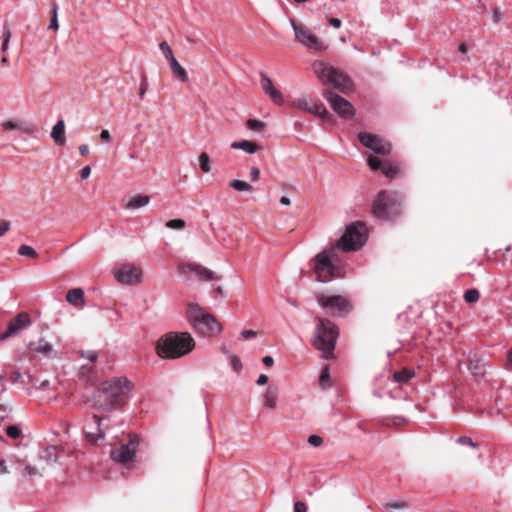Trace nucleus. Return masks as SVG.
Returning a JSON list of instances; mask_svg holds the SVG:
<instances>
[{"mask_svg":"<svg viewBox=\"0 0 512 512\" xmlns=\"http://www.w3.org/2000/svg\"><path fill=\"white\" fill-rule=\"evenodd\" d=\"M132 389L133 384L127 377H113L106 380L94 392V406L105 411L118 409L127 402Z\"/></svg>","mask_w":512,"mask_h":512,"instance_id":"nucleus-1","label":"nucleus"},{"mask_svg":"<svg viewBox=\"0 0 512 512\" xmlns=\"http://www.w3.org/2000/svg\"><path fill=\"white\" fill-rule=\"evenodd\" d=\"M195 348V341L188 332H168L156 343V352L163 359H178Z\"/></svg>","mask_w":512,"mask_h":512,"instance_id":"nucleus-2","label":"nucleus"},{"mask_svg":"<svg viewBox=\"0 0 512 512\" xmlns=\"http://www.w3.org/2000/svg\"><path fill=\"white\" fill-rule=\"evenodd\" d=\"M316 337L313 339L312 344L317 349L323 352V357L326 359L334 358V349L338 338V328L330 320L323 318H316Z\"/></svg>","mask_w":512,"mask_h":512,"instance_id":"nucleus-3","label":"nucleus"},{"mask_svg":"<svg viewBox=\"0 0 512 512\" xmlns=\"http://www.w3.org/2000/svg\"><path fill=\"white\" fill-rule=\"evenodd\" d=\"M187 318L192 327L204 336L217 335L222 331V326L215 316L205 312L197 303L188 305Z\"/></svg>","mask_w":512,"mask_h":512,"instance_id":"nucleus-4","label":"nucleus"},{"mask_svg":"<svg viewBox=\"0 0 512 512\" xmlns=\"http://www.w3.org/2000/svg\"><path fill=\"white\" fill-rule=\"evenodd\" d=\"M313 69L323 84H330L342 93H348L354 89L353 81L346 73L323 61L315 62Z\"/></svg>","mask_w":512,"mask_h":512,"instance_id":"nucleus-5","label":"nucleus"},{"mask_svg":"<svg viewBox=\"0 0 512 512\" xmlns=\"http://www.w3.org/2000/svg\"><path fill=\"white\" fill-rule=\"evenodd\" d=\"M366 228L361 222L351 223L346 227L343 236L335 243V248L343 251H356L366 242Z\"/></svg>","mask_w":512,"mask_h":512,"instance_id":"nucleus-6","label":"nucleus"},{"mask_svg":"<svg viewBox=\"0 0 512 512\" xmlns=\"http://www.w3.org/2000/svg\"><path fill=\"white\" fill-rule=\"evenodd\" d=\"M334 249L325 250L318 253L314 258V272L317 280L320 282H328L338 275V268L334 264Z\"/></svg>","mask_w":512,"mask_h":512,"instance_id":"nucleus-7","label":"nucleus"},{"mask_svg":"<svg viewBox=\"0 0 512 512\" xmlns=\"http://www.w3.org/2000/svg\"><path fill=\"white\" fill-rule=\"evenodd\" d=\"M400 203V197L395 192L381 191L373 202V214L382 220H387L394 207Z\"/></svg>","mask_w":512,"mask_h":512,"instance_id":"nucleus-8","label":"nucleus"},{"mask_svg":"<svg viewBox=\"0 0 512 512\" xmlns=\"http://www.w3.org/2000/svg\"><path fill=\"white\" fill-rule=\"evenodd\" d=\"M290 24L294 30L297 41L301 43L303 46L317 52L324 51L327 49V44L321 41L307 27L297 23L295 19H290Z\"/></svg>","mask_w":512,"mask_h":512,"instance_id":"nucleus-9","label":"nucleus"},{"mask_svg":"<svg viewBox=\"0 0 512 512\" xmlns=\"http://www.w3.org/2000/svg\"><path fill=\"white\" fill-rule=\"evenodd\" d=\"M138 445V437L130 435L127 443H122L119 447L111 450L112 460L121 464L127 463L134 458Z\"/></svg>","mask_w":512,"mask_h":512,"instance_id":"nucleus-10","label":"nucleus"},{"mask_svg":"<svg viewBox=\"0 0 512 512\" xmlns=\"http://www.w3.org/2000/svg\"><path fill=\"white\" fill-rule=\"evenodd\" d=\"M316 300L323 309H328L333 312L341 313L351 309L349 300L341 295L319 293L316 295Z\"/></svg>","mask_w":512,"mask_h":512,"instance_id":"nucleus-11","label":"nucleus"},{"mask_svg":"<svg viewBox=\"0 0 512 512\" xmlns=\"http://www.w3.org/2000/svg\"><path fill=\"white\" fill-rule=\"evenodd\" d=\"M358 140L363 146L381 156H387L392 151V146L389 142L370 133L360 132L358 134Z\"/></svg>","mask_w":512,"mask_h":512,"instance_id":"nucleus-12","label":"nucleus"},{"mask_svg":"<svg viewBox=\"0 0 512 512\" xmlns=\"http://www.w3.org/2000/svg\"><path fill=\"white\" fill-rule=\"evenodd\" d=\"M322 96L329 102L331 108L341 117H351L355 110L353 105L331 90H325Z\"/></svg>","mask_w":512,"mask_h":512,"instance_id":"nucleus-13","label":"nucleus"},{"mask_svg":"<svg viewBox=\"0 0 512 512\" xmlns=\"http://www.w3.org/2000/svg\"><path fill=\"white\" fill-rule=\"evenodd\" d=\"M31 325V318L27 312H21L17 314L14 318H12L8 325L7 329L0 334V341H4L18 333L22 330L28 328Z\"/></svg>","mask_w":512,"mask_h":512,"instance_id":"nucleus-14","label":"nucleus"},{"mask_svg":"<svg viewBox=\"0 0 512 512\" xmlns=\"http://www.w3.org/2000/svg\"><path fill=\"white\" fill-rule=\"evenodd\" d=\"M114 276L121 284L133 285L141 281L142 271L134 265H124L115 271Z\"/></svg>","mask_w":512,"mask_h":512,"instance_id":"nucleus-15","label":"nucleus"},{"mask_svg":"<svg viewBox=\"0 0 512 512\" xmlns=\"http://www.w3.org/2000/svg\"><path fill=\"white\" fill-rule=\"evenodd\" d=\"M101 419L97 415H93L85 421L83 426L87 441L96 444L98 440L104 438V432L101 429Z\"/></svg>","mask_w":512,"mask_h":512,"instance_id":"nucleus-16","label":"nucleus"},{"mask_svg":"<svg viewBox=\"0 0 512 512\" xmlns=\"http://www.w3.org/2000/svg\"><path fill=\"white\" fill-rule=\"evenodd\" d=\"M260 75V85L263 91L270 97V99L277 105H282L284 103L283 94L280 90L274 87L271 78L267 73L261 71Z\"/></svg>","mask_w":512,"mask_h":512,"instance_id":"nucleus-17","label":"nucleus"},{"mask_svg":"<svg viewBox=\"0 0 512 512\" xmlns=\"http://www.w3.org/2000/svg\"><path fill=\"white\" fill-rule=\"evenodd\" d=\"M367 164L374 171L381 170L382 173L389 179H393L399 172V169L396 165H393L389 162H382L373 156H370L367 159Z\"/></svg>","mask_w":512,"mask_h":512,"instance_id":"nucleus-18","label":"nucleus"},{"mask_svg":"<svg viewBox=\"0 0 512 512\" xmlns=\"http://www.w3.org/2000/svg\"><path fill=\"white\" fill-rule=\"evenodd\" d=\"M15 463H17L19 465V472L20 474L23 476V477H29V478H32V477H36V476H39V477H43V471L45 470V466L44 465H32L30 463H28L26 460L24 459H20L18 457H15Z\"/></svg>","mask_w":512,"mask_h":512,"instance_id":"nucleus-19","label":"nucleus"},{"mask_svg":"<svg viewBox=\"0 0 512 512\" xmlns=\"http://www.w3.org/2000/svg\"><path fill=\"white\" fill-rule=\"evenodd\" d=\"M40 465L51 466L58 461L59 448L55 445H48L42 448L38 454Z\"/></svg>","mask_w":512,"mask_h":512,"instance_id":"nucleus-20","label":"nucleus"},{"mask_svg":"<svg viewBox=\"0 0 512 512\" xmlns=\"http://www.w3.org/2000/svg\"><path fill=\"white\" fill-rule=\"evenodd\" d=\"M468 370L475 379L482 378L486 373V363L475 354L468 360Z\"/></svg>","mask_w":512,"mask_h":512,"instance_id":"nucleus-21","label":"nucleus"},{"mask_svg":"<svg viewBox=\"0 0 512 512\" xmlns=\"http://www.w3.org/2000/svg\"><path fill=\"white\" fill-rule=\"evenodd\" d=\"M1 127L4 130H17L28 135L35 131V127L32 124L24 121L6 120L1 123Z\"/></svg>","mask_w":512,"mask_h":512,"instance_id":"nucleus-22","label":"nucleus"},{"mask_svg":"<svg viewBox=\"0 0 512 512\" xmlns=\"http://www.w3.org/2000/svg\"><path fill=\"white\" fill-rule=\"evenodd\" d=\"M66 300L76 308H83L85 306L84 291L81 288H73L67 292Z\"/></svg>","mask_w":512,"mask_h":512,"instance_id":"nucleus-23","label":"nucleus"},{"mask_svg":"<svg viewBox=\"0 0 512 512\" xmlns=\"http://www.w3.org/2000/svg\"><path fill=\"white\" fill-rule=\"evenodd\" d=\"M278 396V387L276 385H269L264 395V405L271 410L276 409Z\"/></svg>","mask_w":512,"mask_h":512,"instance_id":"nucleus-24","label":"nucleus"},{"mask_svg":"<svg viewBox=\"0 0 512 512\" xmlns=\"http://www.w3.org/2000/svg\"><path fill=\"white\" fill-rule=\"evenodd\" d=\"M150 196L137 194L130 198V200L124 205L127 210H137L150 203Z\"/></svg>","mask_w":512,"mask_h":512,"instance_id":"nucleus-25","label":"nucleus"},{"mask_svg":"<svg viewBox=\"0 0 512 512\" xmlns=\"http://www.w3.org/2000/svg\"><path fill=\"white\" fill-rule=\"evenodd\" d=\"M51 137L57 145L65 144V123L63 119H59L57 123L53 126L51 131Z\"/></svg>","mask_w":512,"mask_h":512,"instance_id":"nucleus-26","label":"nucleus"},{"mask_svg":"<svg viewBox=\"0 0 512 512\" xmlns=\"http://www.w3.org/2000/svg\"><path fill=\"white\" fill-rule=\"evenodd\" d=\"M168 63L175 77H177L182 82H187L189 80L186 70L180 65L176 58L172 59Z\"/></svg>","mask_w":512,"mask_h":512,"instance_id":"nucleus-27","label":"nucleus"},{"mask_svg":"<svg viewBox=\"0 0 512 512\" xmlns=\"http://www.w3.org/2000/svg\"><path fill=\"white\" fill-rule=\"evenodd\" d=\"M231 148L243 150L248 154H254L259 149L257 144L249 140L235 141L231 144Z\"/></svg>","mask_w":512,"mask_h":512,"instance_id":"nucleus-28","label":"nucleus"},{"mask_svg":"<svg viewBox=\"0 0 512 512\" xmlns=\"http://www.w3.org/2000/svg\"><path fill=\"white\" fill-rule=\"evenodd\" d=\"M30 348L32 351L43 355H49L53 351V346L44 339L30 343Z\"/></svg>","mask_w":512,"mask_h":512,"instance_id":"nucleus-29","label":"nucleus"},{"mask_svg":"<svg viewBox=\"0 0 512 512\" xmlns=\"http://www.w3.org/2000/svg\"><path fill=\"white\" fill-rule=\"evenodd\" d=\"M415 376L413 370L408 368H403L402 370L395 371L393 373V380L397 383H407L410 379Z\"/></svg>","mask_w":512,"mask_h":512,"instance_id":"nucleus-30","label":"nucleus"},{"mask_svg":"<svg viewBox=\"0 0 512 512\" xmlns=\"http://www.w3.org/2000/svg\"><path fill=\"white\" fill-rule=\"evenodd\" d=\"M309 113L314 114L322 119H330L332 116L323 103H312Z\"/></svg>","mask_w":512,"mask_h":512,"instance_id":"nucleus-31","label":"nucleus"},{"mask_svg":"<svg viewBox=\"0 0 512 512\" xmlns=\"http://www.w3.org/2000/svg\"><path fill=\"white\" fill-rule=\"evenodd\" d=\"M229 186L240 192L252 191V186L243 180L234 179L229 182Z\"/></svg>","mask_w":512,"mask_h":512,"instance_id":"nucleus-32","label":"nucleus"},{"mask_svg":"<svg viewBox=\"0 0 512 512\" xmlns=\"http://www.w3.org/2000/svg\"><path fill=\"white\" fill-rule=\"evenodd\" d=\"M194 272L205 281H210L216 278V275L213 271L209 270L208 268L197 266L194 269Z\"/></svg>","mask_w":512,"mask_h":512,"instance_id":"nucleus-33","label":"nucleus"},{"mask_svg":"<svg viewBox=\"0 0 512 512\" xmlns=\"http://www.w3.org/2000/svg\"><path fill=\"white\" fill-rule=\"evenodd\" d=\"M18 254L20 256H24V257H28V258H32V259H35L38 257L37 251L32 246H29L26 244H22L19 246Z\"/></svg>","mask_w":512,"mask_h":512,"instance_id":"nucleus-34","label":"nucleus"},{"mask_svg":"<svg viewBox=\"0 0 512 512\" xmlns=\"http://www.w3.org/2000/svg\"><path fill=\"white\" fill-rule=\"evenodd\" d=\"M58 5L57 3L53 2L51 5V21L49 25V29L58 30L59 24H58Z\"/></svg>","mask_w":512,"mask_h":512,"instance_id":"nucleus-35","label":"nucleus"},{"mask_svg":"<svg viewBox=\"0 0 512 512\" xmlns=\"http://www.w3.org/2000/svg\"><path fill=\"white\" fill-rule=\"evenodd\" d=\"M10 39H11L10 28L6 23H4V25H3V41H2V45H1V50L3 52H6L8 50Z\"/></svg>","mask_w":512,"mask_h":512,"instance_id":"nucleus-36","label":"nucleus"},{"mask_svg":"<svg viewBox=\"0 0 512 512\" xmlns=\"http://www.w3.org/2000/svg\"><path fill=\"white\" fill-rule=\"evenodd\" d=\"M200 168L203 172L208 173L211 171L210 158L207 153H201L199 155Z\"/></svg>","mask_w":512,"mask_h":512,"instance_id":"nucleus-37","label":"nucleus"},{"mask_svg":"<svg viewBox=\"0 0 512 512\" xmlns=\"http://www.w3.org/2000/svg\"><path fill=\"white\" fill-rule=\"evenodd\" d=\"M480 298V293L477 289H468L465 293H464V300L467 302V303H475L479 300Z\"/></svg>","mask_w":512,"mask_h":512,"instance_id":"nucleus-38","label":"nucleus"},{"mask_svg":"<svg viewBox=\"0 0 512 512\" xmlns=\"http://www.w3.org/2000/svg\"><path fill=\"white\" fill-rule=\"evenodd\" d=\"M159 49L162 51L164 57L166 58V60L168 62H170L172 59L175 58L171 47L169 46V44L166 41H162L159 44Z\"/></svg>","mask_w":512,"mask_h":512,"instance_id":"nucleus-39","label":"nucleus"},{"mask_svg":"<svg viewBox=\"0 0 512 512\" xmlns=\"http://www.w3.org/2000/svg\"><path fill=\"white\" fill-rule=\"evenodd\" d=\"M319 384L322 388H327L331 386L328 366L323 368L320 375Z\"/></svg>","mask_w":512,"mask_h":512,"instance_id":"nucleus-40","label":"nucleus"},{"mask_svg":"<svg viewBox=\"0 0 512 512\" xmlns=\"http://www.w3.org/2000/svg\"><path fill=\"white\" fill-rule=\"evenodd\" d=\"M246 126L250 130L261 131L266 127V124L260 120L248 119L246 122Z\"/></svg>","mask_w":512,"mask_h":512,"instance_id":"nucleus-41","label":"nucleus"},{"mask_svg":"<svg viewBox=\"0 0 512 512\" xmlns=\"http://www.w3.org/2000/svg\"><path fill=\"white\" fill-rule=\"evenodd\" d=\"M311 104L306 97H301L293 102V106L309 112Z\"/></svg>","mask_w":512,"mask_h":512,"instance_id":"nucleus-42","label":"nucleus"},{"mask_svg":"<svg viewBox=\"0 0 512 512\" xmlns=\"http://www.w3.org/2000/svg\"><path fill=\"white\" fill-rule=\"evenodd\" d=\"M6 434L12 439H18L21 436V430L17 425H10L6 429Z\"/></svg>","mask_w":512,"mask_h":512,"instance_id":"nucleus-43","label":"nucleus"},{"mask_svg":"<svg viewBox=\"0 0 512 512\" xmlns=\"http://www.w3.org/2000/svg\"><path fill=\"white\" fill-rule=\"evenodd\" d=\"M186 226V222L182 219H172L166 222V227L170 229H183Z\"/></svg>","mask_w":512,"mask_h":512,"instance_id":"nucleus-44","label":"nucleus"},{"mask_svg":"<svg viewBox=\"0 0 512 512\" xmlns=\"http://www.w3.org/2000/svg\"><path fill=\"white\" fill-rule=\"evenodd\" d=\"M457 443L460 444V445H467V446H470L472 448H478L479 447L478 443L474 442L472 440V438L467 437V436H460L457 439Z\"/></svg>","mask_w":512,"mask_h":512,"instance_id":"nucleus-45","label":"nucleus"},{"mask_svg":"<svg viewBox=\"0 0 512 512\" xmlns=\"http://www.w3.org/2000/svg\"><path fill=\"white\" fill-rule=\"evenodd\" d=\"M308 443L311 446L318 447L323 443V439L319 435H310L308 438Z\"/></svg>","mask_w":512,"mask_h":512,"instance_id":"nucleus-46","label":"nucleus"},{"mask_svg":"<svg viewBox=\"0 0 512 512\" xmlns=\"http://www.w3.org/2000/svg\"><path fill=\"white\" fill-rule=\"evenodd\" d=\"M82 357L91 362H95L98 358V353L95 350H88V351L82 352Z\"/></svg>","mask_w":512,"mask_h":512,"instance_id":"nucleus-47","label":"nucleus"},{"mask_svg":"<svg viewBox=\"0 0 512 512\" xmlns=\"http://www.w3.org/2000/svg\"><path fill=\"white\" fill-rule=\"evenodd\" d=\"M147 89H148V80H147V77L145 75H143L141 78V83H140V88H139V94L142 98L144 97Z\"/></svg>","mask_w":512,"mask_h":512,"instance_id":"nucleus-48","label":"nucleus"},{"mask_svg":"<svg viewBox=\"0 0 512 512\" xmlns=\"http://www.w3.org/2000/svg\"><path fill=\"white\" fill-rule=\"evenodd\" d=\"M230 363L235 371H239L242 368L241 360L238 356L233 355L230 357Z\"/></svg>","mask_w":512,"mask_h":512,"instance_id":"nucleus-49","label":"nucleus"},{"mask_svg":"<svg viewBox=\"0 0 512 512\" xmlns=\"http://www.w3.org/2000/svg\"><path fill=\"white\" fill-rule=\"evenodd\" d=\"M293 512H307V505L302 501L294 503Z\"/></svg>","mask_w":512,"mask_h":512,"instance_id":"nucleus-50","label":"nucleus"},{"mask_svg":"<svg viewBox=\"0 0 512 512\" xmlns=\"http://www.w3.org/2000/svg\"><path fill=\"white\" fill-rule=\"evenodd\" d=\"M256 335H257V332L254 330H243L241 332V336L245 340L251 339V338L255 337Z\"/></svg>","mask_w":512,"mask_h":512,"instance_id":"nucleus-51","label":"nucleus"},{"mask_svg":"<svg viewBox=\"0 0 512 512\" xmlns=\"http://www.w3.org/2000/svg\"><path fill=\"white\" fill-rule=\"evenodd\" d=\"M100 139H101V141H103L105 143L111 142L110 132L106 129H103L100 133Z\"/></svg>","mask_w":512,"mask_h":512,"instance_id":"nucleus-52","label":"nucleus"},{"mask_svg":"<svg viewBox=\"0 0 512 512\" xmlns=\"http://www.w3.org/2000/svg\"><path fill=\"white\" fill-rule=\"evenodd\" d=\"M251 181L255 182L260 177V170L257 167H252L250 170Z\"/></svg>","mask_w":512,"mask_h":512,"instance_id":"nucleus-53","label":"nucleus"},{"mask_svg":"<svg viewBox=\"0 0 512 512\" xmlns=\"http://www.w3.org/2000/svg\"><path fill=\"white\" fill-rule=\"evenodd\" d=\"M10 229V222L3 221L0 223V237L3 236Z\"/></svg>","mask_w":512,"mask_h":512,"instance_id":"nucleus-54","label":"nucleus"},{"mask_svg":"<svg viewBox=\"0 0 512 512\" xmlns=\"http://www.w3.org/2000/svg\"><path fill=\"white\" fill-rule=\"evenodd\" d=\"M91 174V168L89 166H85L84 168H82L81 172H80V176H81V179L85 180L87 179Z\"/></svg>","mask_w":512,"mask_h":512,"instance_id":"nucleus-55","label":"nucleus"},{"mask_svg":"<svg viewBox=\"0 0 512 512\" xmlns=\"http://www.w3.org/2000/svg\"><path fill=\"white\" fill-rule=\"evenodd\" d=\"M328 22H329V24H330L332 27H334V28H336V29L340 28V27H341V24H342V22H341V20H340V19H338V18H334V17L329 18Z\"/></svg>","mask_w":512,"mask_h":512,"instance_id":"nucleus-56","label":"nucleus"},{"mask_svg":"<svg viewBox=\"0 0 512 512\" xmlns=\"http://www.w3.org/2000/svg\"><path fill=\"white\" fill-rule=\"evenodd\" d=\"M267 382H268V376L266 374L259 375V377L256 381V383L260 386L266 384Z\"/></svg>","mask_w":512,"mask_h":512,"instance_id":"nucleus-57","label":"nucleus"},{"mask_svg":"<svg viewBox=\"0 0 512 512\" xmlns=\"http://www.w3.org/2000/svg\"><path fill=\"white\" fill-rule=\"evenodd\" d=\"M262 362L265 366L271 367L274 363V359L271 356H264Z\"/></svg>","mask_w":512,"mask_h":512,"instance_id":"nucleus-58","label":"nucleus"},{"mask_svg":"<svg viewBox=\"0 0 512 512\" xmlns=\"http://www.w3.org/2000/svg\"><path fill=\"white\" fill-rule=\"evenodd\" d=\"M79 153L82 156H86L89 153V146L87 144H82L79 146Z\"/></svg>","mask_w":512,"mask_h":512,"instance_id":"nucleus-59","label":"nucleus"},{"mask_svg":"<svg viewBox=\"0 0 512 512\" xmlns=\"http://www.w3.org/2000/svg\"><path fill=\"white\" fill-rule=\"evenodd\" d=\"M7 473H9V471H8V468L6 465V461L0 460V474H7Z\"/></svg>","mask_w":512,"mask_h":512,"instance_id":"nucleus-60","label":"nucleus"},{"mask_svg":"<svg viewBox=\"0 0 512 512\" xmlns=\"http://www.w3.org/2000/svg\"><path fill=\"white\" fill-rule=\"evenodd\" d=\"M22 375L19 371H14L11 374V380L12 382H18L21 379Z\"/></svg>","mask_w":512,"mask_h":512,"instance_id":"nucleus-61","label":"nucleus"},{"mask_svg":"<svg viewBox=\"0 0 512 512\" xmlns=\"http://www.w3.org/2000/svg\"><path fill=\"white\" fill-rule=\"evenodd\" d=\"M404 506H405V503H404V502H396V503H390V504H388V507H390V508H396V509L403 508Z\"/></svg>","mask_w":512,"mask_h":512,"instance_id":"nucleus-62","label":"nucleus"},{"mask_svg":"<svg viewBox=\"0 0 512 512\" xmlns=\"http://www.w3.org/2000/svg\"><path fill=\"white\" fill-rule=\"evenodd\" d=\"M500 19H501V14L498 9H495L493 11V21L498 22V21H500Z\"/></svg>","mask_w":512,"mask_h":512,"instance_id":"nucleus-63","label":"nucleus"},{"mask_svg":"<svg viewBox=\"0 0 512 512\" xmlns=\"http://www.w3.org/2000/svg\"><path fill=\"white\" fill-rule=\"evenodd\" d=\"M280 203H281L282 205H286V206H288V205H290V204H291V200H290L288 197H286V196H282V197L280 198Z\"/></svg>","mask_w":512,"mask_h":512,"instance_id":"nucleus-64","label":"nucleus"}]
</instances>
